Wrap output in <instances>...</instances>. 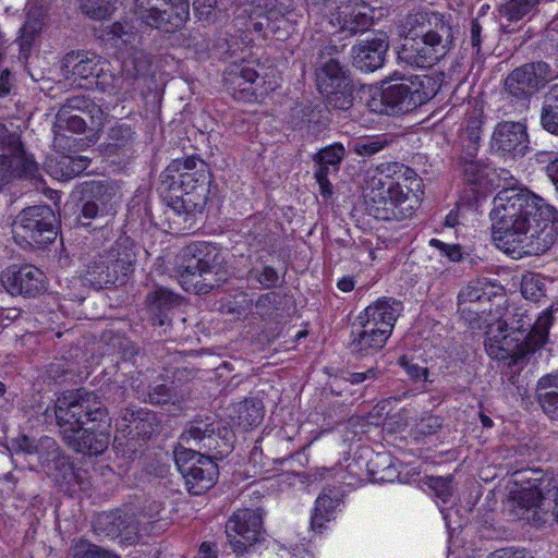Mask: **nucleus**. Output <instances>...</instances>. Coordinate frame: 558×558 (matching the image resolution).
I'll return each mask as SVG.
<instances>
[{"mask_svg":"<svg viewBox=\"0 0 558 558\" xmlns=\"http://www.w3.org/2000/svg\"><path fill=\"white\" fill-rule=\"evenodd\" d=\"M329 173V169L318 168L315 177L319 184V190L323 196H329L332 193V186L330 182L328 181L327 177Z\"/></svg>","mask_w":558,"mask_h":558,"instance_id":"obj_55","label":"nucleus"},{"mask_svg":"<svg viewBox=\"0 0 558 558\" xmlns=\"http://www.w3.org/2000/svg\"><path fill=\"white\" fill-rule=\"evenodd\" d=\"M148 398L154 404H162L169 400L170 389L165 384L156 385L150 388Z\"/></svg>","mask_w":558,"mask_h":558,"instance_id":"obj_54","label":"nucleus"},{"mask_svg":"<svg viewBox=\"0 0 558 558\" xmlns=\"http://www.w3.org/2000/svg\"><path fill=\"white\" fill-rule=\"evenodd\" d=\"M134 14L148 27L171 32L190 15L186 0H133Z\"/></svg>","mask_w":558,"mask_h":558,"instance_id":"obj_13","label":"nucleus"},{"mask_svg":"<svg viewBox=\"0 0 558 558\" xmlns=\"http://www.w3.org/2000/svg\"><path fill=\"white\" fill-rule=\"evenodd\" d=\"M502 312L498 311L482 322V327L486 328L485 349L489 356L496 360L510 357L513 363H517L530 352L545 344L551 325L549 310L538 316L524 339L519 328L515 331H508V324L502 319Z\"/></svg>","mask_w":558,"mask_h":558,"instance_id":"obj_5","label":"nucleus"},{"mask_svg":"<svg viewBox=\"0 0 558 558\" xmlns=\"http://www.w3.org/2000/svg\"><path fill=\"white\" fill-rule=\"evenodd\" d=\"M553 78L548 64L536 62L515 69L506 80V88L515 97L534 93L539 85Z\"/></svg>","mask_w":558,"mask_h":558,"instance_id":"obj_21","label":"nucleus"},{"mask_svg":"<svg viewBox=\"0 0 558 558\" xmlns=\"http://www.w3.org/2000/svg\"><path fill=\"white\" fill-rule=\"evenodd\" d=\"M316 83L329 106L340 110H347L352 106L348 70L337 59L322 60L316 71Z\"/></svg>","mask_w":558,"mask_h":558,"instance_id":"obj_15","label":"nucleus"},{"mask_svg":"<svg viewBox=\"0 0 558 558\" xmlns=\"http://www.w3.org/2000/svg\"><path fill=\"white\" fill-rule=\"evenodd\" d=\"M69 106L75 110L86 112L89 117L93 129L100 130L105 125L106 113L100 106L89 102L83 97H73L69 99Z\"/></svg>","mask_w":558,"mask_h":558,"instance_id":"obj_38","label":"nucleus"},{"mask_svg":"<svg viewBox=\"0 0 558 558\" xmlns=\"http://www.w3.org/2000/svg\"><path fill=\"white\" fill-rule=\"evenodd\" d=\"M54 414L64 441L76 452L99 454L108 448L110 435L104 429L95 434L93 446L80 440L74 432L107 418L106 411L94 393L78 390L60 396L56 401Z\"/></svg>","mask_w":558,"mask_h":558,"instance_id":"obj_4","label":"nucleus"},{"mask_svg":"<svg viewBox=\"0 0 558 558\" xmlns=\"http://www.w3.org/2000/svg\"><path fill=\"white\" fill-rule=\"evenodd\" d=\"M112 33L114 36L120 38L123 43H129L131 34L123 32V26L120 23H116L112 25Z\"/></svg>","mask_w":558,"mask_h":558,"instance_id":"obj_61","label":"nucleus"},{"mask_svg":"<svg viewBox=\"0 0 558 558\" xmlns=\"http://www.w3.org/2000/svg\"><path fill=\"white\" fill-rule=\"evenodd\" d=\"M230 547L236 555H243L253 547L262 536V515L257 510L236 511L226 525Z\"/></svg>","mask_w":558,"mask_h":558,"instance_id":"obj_16","label":"nucleus"},{"mask_svg":"<svg viewBox=\"0 0 558 558\" xmlns=\"http://www.w3.org/2000/svg\"><path fill=\"white\" fill-rule=\"evenodd\" d=\"M538 3V0H511L500 7V15L508 22H518L530 17Z\"/></svg>","mask_w":558,"mask_h":558,"instance_id":"obj_36","label":"nucleus"},{"mask_svg":"<svg viewBox=\"0 0 558 558\" xmlns=\"http://www.w3.org/2000/svg\"><path fill=\"white\" fill-rule=\"evenodd\" d=\"M438 81L429 75L402 77L381 89L380 112L400 114L409 112L432 99L438 92Z\"/></svg>","mask_w":558,"mask_h":558,"instance_id":"obj_8","label":"nucleus"},{"mask_svg":"<svg viewBox=\"0 0 558 558\" xmlns=\"http://www.w3.org/2000/svg\"><path fill=\"white\" fill-rule=\"evenodd\" d=\"M43 26L41 13L39 10L32 12L28 10L27 17L24 25L21 28V37L24 43H28L34 35L40 32Z\"/></svg>","mask_w":558,"mask_h":558,"instance_id":"obj_49","label":"nucleus"},{"mask_svg":"<svg viewBox=\"0 0 558 558\" xmlns=\"http://www.w3.org/2000/svg\"><path fill=\"white\" fill-rule=\"evenodd\" d=\"M85 14L94 20H105L116 10L117 0H81Z\"/></svg>","mask_w":558,"mask_h":558,"instance_id":"obj_41","label":"nucleus"},{"mask_svg":"<svg viewBox=\"0 0 558 558\" xmlns=\"http://www.w3.org/2000/svg\"><path fill=\"white\" fill-rule=\"evenodd\" d=\"M388 47L385 33H376L360 40L351 49L353 65L363 72H374L383 65Z\"/></svg>","mask_w":558,"mask_h":558,"instance_id":"obj_22","label":"nucleus"},{"mask_svg":"<svg viewBox=\"0 0 558 558\" xmlns=\"http://www.w3.org/2000/svg\"><path fill=\"white\" fill-rule=\"evenodd\" d=\"M544 412L553 420H558V390L548 391L541 399Z\"/></svg>","mask_w":558,"mask_h":558,"instance_id":"obj_52","label":"nucleus"},{"mask_svg":"<svg viewBox=\"0 0 558 558\" xmlns=\"http://www.w3.org/2000/svg\"><path fill=\"white\" fill-rule=\"evenodd\" d=\"M521 292L526 300H538L543 294L542 278L534 274L523 276L521 281Z\"/></svg>","mask_w":558,"mask_h":558,"instance_id":"obj_48","label":"nucleus"},{"mask_svg":"<svg viewBox=\"0 0 558 558\" xmlns=\"http://www.w3.org/2000/svg\"><path fill=\"white\" fill-rule=\"evenodd\" d=\"M373 21V9L363 0L342 2L331 14L330 24L352 36L367 29Z\"/></svg>","mask_w":558,"mask_h":558,"instance_id":"obj_20","label":"nucleus"},{"mask_svg":"<svg viewBox=\"0 0 558 558\" xmlns=\"http://www.w3.org/2000/svg\"><path fill=\"white\" fill-rule=\"evenodd\" d=\"M238 413L239 424L245 428L259 424L264 416L260 402L252 400L241 403Z\"/></svg>","mask_w":558,"mask_h":558,"instance_id":"obj_40","label":"nucleus"},{"mask_svg":"<svg viewBox=\"0 0 558 558\" xmlns=\"http://www.w3.org/2000/svg\"><path fill=\"white\" fill-rule=\"evenodd\" d=\"M408 34L398 59L411 66L430 68L451 49L452 31L444 15L422 12L408 17Z\"/></svg>","mask_w":558,"mask_h":558,"instance_id":"obj_3","label":"nucleus"},{"mask_svg":"<svg viewBox=\"0 0 558 558\" xmlns=\"http://www.w3.org/2000/svg\"><path fill=\"white\" fill-rule=\"evenodd\" d=\"M233 0H194V9L201 20H209L216 10L225 11Z\"/></svg>","mask_w":558,"mask_h":558,"instance_id":"obj_44","label":"nucleus"},{"mask_svg":"<svg viewBox=\"0 0 558 558\" xmlns=\"http://www.w3.org/2000/svg\"><path fill=\"white\" fill-rule=\"evenodd\" d=\"M547 175L555 185V189H558V155L550 160L547 168Z\"/></svg>","mask_w":558,"mask_h":558,"instance_id":"obj_59","label":"nucleus"},{"mask_svg":"<svg viewBox=\"0 0 558 558\" xmlns=\"http://www.w3.org/2000/svg\"><path fill=\"white\" fill-rule=\"evenodd\" d=\"M174 462L185 480L187 490L193 495H201L210 489L217 481V464L195 449L175 447Z\"/></svg>","mask_w":558,"mask_h":558,"instance_id":"obj_12","label":"nucleus"},{"mask_svg":"<svg viewBox=\"0 0 558 558\" xmlns=\"http://www.w3.org/2000/svg\"><path fill=\"white\" fill-rule=\"evenodd\" d=\"M155 416L149 412L138 411L126 412L121 420H117V427L120 432L126 433L128 437L134 438L136 436H148L154 432L151 421Z\"/></svg>","mask_w":558,"mask_h":558,"instance_id":"obj_32","label":"nucleus"},{"mask_svg":"<svg viewBox=\"0 0 558 558\" xmlns=\"http://www.w3.org/2000/svg\"><path fill=\"white\" fill-rule=\"evenodd\" d=\"M490 220L495 245L514 259L545 253L558 240V211L525 190L498 192Z\"/></svg>","mask_w":558,"mask_h":558,"instance_id":"obj_1","label":"nucleus"},{"mask_svg":"<svg viewBox=\"0 0 558 558\" xmlns=\"http://www.w3.org/2000/svg\"><path fill=\"white\" fill-rule=\"evenodd\" d=\"M278 276L274 268L271 267H264L263 271L260 272L258 280L265 287H271L277 282Z\"/></svg>","mask_w":558,"mask_h":558,"instance_id":"obj_56","label":"nucleus"},{"mask_svg":"<svg viewBox=\"0 0 558 558\" xmlns=\"http://www.w3.org/2000/svg\"><path fill=\"white\" fill-rule=\"evenodd\" d=\"M388 145L385 136L361 137L352 142L351 149L359 156L371 157Z\"/></svg>","mask_w":558,"mask_h":558,"instance_id":"obj_39","label":"nucleus"},{"mask_svg":"<svg viewBox=\"0 0 558 558\" xmlns=\"http://www.w3.org/2000/svg\"><path fill=\"white\" fill-rule=\"evenodd\" d=\"M481 31L482 27L478 22L473 21L471 26V41L474 47H478L481 44Z\"/></svg>","mask_w":558,"mask_h":558,"instance_id":"obj_60","label":"nucleus"},{"mask_svg":"<svg viewBox=\"0 0 558 558\" xmlns=\"http://www.w3.org/2000/svg\"><path fill=\"white\" fill-rule=\"evenodd\" d=\"M36 169L35 161L20 148L10 156L0 155V183L14 177L33 175Z\"/></svg>","mask_w":558,"mask_h":558,"instance_id":"obj_29","label":"nucleus"},{"mask_svg":"<svg viewBox=\"0 0 558 558\" xmlns=\"http://www.w3.org/2000/svg\"><path fill=\"white\" fill-rule=\"evenodd\" d=\"M195 158H187L183 161H175L173 167L179 173L181 193L172 199V209L178 214H185L186 220L201 213L207 201L208 189L205 184V175L196 168Z\"/></svg>","mask_w":558,"mask_h":558,"instance_id":"obj_10","label":"nucleus"},{"mask_svg":"<svg viewBox=\"0 0 558 558\" xmlns=\"http://www.w3.org/2000/svg\"><path fill=\"white\" fill-rule=\"evenodd\" d=\"M488 558H533L523 550L501 549L492 554Z\"/></svg>","mask_w":558,"mask_h":558,"instance_id":"obj_57","label":"nucleus"},{"mask_svg":"<svg viewBox=\"0 0 558 558\" xmlns=\"http://www.w3.org/2000/svg\"><path fill=\"white\" fill-rule=\"evenodd\" d=\"M429 244L436 247L441 255L447 256L450 262H459L462 257L461 247L459 245L446 244L438 239H432Z\"/></svg>","mask_w":558,"mask_h":558,"instance_id":"obj_51","label":"nucleus"},{"mask_svg":"<svg viewBox=\"0 0 558 558\" xmlns=\"http://www.w3.org/2000/svg\"><path fill=\"white\" fill-rule=\"evenodd\" d=\"M337 286L341 291L350 292L354 289V281L350 277H343L338 281Z\"/></svg>","mask_w":558,"mask_h":558,"instance_id":"obj_62","label":"nucleus"},{"mask_svg":"<svg viewBox=\"0 0 558 558\" xmlns=\"http://www.w3.org/2000/svg\"><path fill=\"white\" fill-rule=\"evenodd\" d=\"M492 174L493 170L478 161H468L463 166L465 182L476 186L478 194L485 193L493 186Z\"/></svg>","mask_w":558,"mask_h":558,"instance_id":"obj_33","label":"nucleus"},{"mask_svg":"<svg viewBox=\"0 0 558 558\" xmlns=\"http://www.w3.org/2000/svg\"><path fill=\"white\" fill-rule=\"evenodd\" d=\"M56 217L49 206H34L24 209L13 223V234L21 244L44 245L57 235Z\"/></svg>","mask_w":558,"mask_h":558,"instance_id":"obj_14","label":"nucleus"},{"mask_svg":"<svg viewBox=\"0 0 558 558\" xmlns=\"http://www.w3.org/2000/svg\"><path fill=\"white\" fill-rule=\"evenodd\" d=\"M2 284L11 294L35 298L47 289L45 274L31 265L8 268L2 274Z\"/></svg>","mask_w":558,"mask_h":558,"instance_id":"obj_19","label":"nucleus"},{"mask_svg":"<svg viewBox=\"0 0 558 558\" xmlns=\"http://www.w3.org/2000/svg\"><path fill=\"white\" fill-rule=\"evenodd\" d=\"M134 132L124 123H117L109 131L108 146L112 149H118L126 146L133 138Z\"/></svg>","mask_w":558,"mask_h":558,"instance_id":"obj_46","label":"nucleus"},{"mask_svg":"<svg viewBox=\"0 0 558 558\" xmlns=\"http://www.w3.org/2000/svg\"><path fill=\"white\" fill-rule=\"evenodd\" d=\"M150 300V311L158 312L156 316H154L153 324L154 325H163L167 318L166 311L170 307L174 306L179 302V298L173 294L171 291L159 288L157 289L149 298Z\"/></svg>","mask_w":558,"mask_h":558,"instance_id":"obj_35","label":"nucleus"},{"mask_svg":"<svg viewBox=\"0 0 558 558\" xmlns=\"http://www.w3.org/2000/svg\"><path fill=\"white\" fill-rule=\"evenodd\" d=\"M183 263L179 268V282L186 291L207 293L225 280L222 258L216 246L199 243L182 252Z\"/></svg>","mask_w":558,"mask_h":558,"instance_id":"obj_6","label":"nucleus"},{"mask_svg":"<svg viewBox=\"0 0 558 558\" xmlns=\"http://www.w3.org/2000/svg\"><path fill=\"white\" fill-rule=\"evenodd\" d=\"M214 434V429L206 426L203 428L199 425H192L184 430L180 437L179 445L177 447L186 448L185 445L199 444L205 439H210Z\"/></svg>","mask_w":558,"mask_h":558,"instance_id":"obj_47","label":"nucleus"},{"mask_svg":"<svg viewBox=\"0 0 558 558\" xmlns=\"http://www.w3.org/2000/svg\"><path fill=\"white\" fill-rule=\"evenodd\" d=\"M501 287L487 278L470 281L458 294V313L471 328H482V322L504 311Z\"/></svg>","mask_w":558,"mask_h":558,"instance_id":"obj_7","label":"nucleus"},{"mask_svg":"<svg viewBox=\"0 0 558 558\" xmlns=\"http://www.w3.org/2000/svg\"><path fill=\"white\" fill-rule=\"evenodd\" d=\"M541 122L545 130L558 134V98H548L543 107Z\"/></svg>","mask_w":558,"mask_h":558,"instance_id":"obj_45","label":"nucleus"},{"mask_svg":"<svg viewBox=\"0 0 558 558\" xmlns=\"http://www.w3.org/2000/svg\"><path fill=\"white\" fill-rule=\"evenodd\" d=\"M160 510H161L160 504L155 502L149 506V510L143 514V518L147 519V520H155L158 517Z\"/></svg>","mask_w":558,"mask_h":558,"instance_id":"obj_63","label":"nucleus"},{"mask_svg":"<svg viewBox=\"0 0 558 558\" xmlns=\"http://www.w3.org/2000/svg\"><path fill=\"white\" fill-rule=\"evenodd\" d=\"M401 303L391 299H378L357 316L359 319L392 333L395 323L401 312Z\"/></svg>","mask_w":558,"mask_h":558,"instance_id":"obj_27","label":"nucleus"},{"mask_svg":"<svg viewBox=\"0 0 558 558\" xmlns=\"http://www.w3.org/2000/svg\"><path fill=\"white\" fill-rule=\"evenodd\" d=\"M390 336L386 330L374 327V324L356 318L351 333L352 347L360 355H372L384 348Z\"/></svg>","mask_w":558,"mask_h":558,"instance_id":"obj_26","label":"nucleus"},{"mask_svg":"<svg viewBox=\"0 0 558 558\" xmlns=\"http://www.w3.org/2000/svg\"><path fill=\"white\" fill-rule=\"evenodd\" d=\"M136 515L126 510L104 512L97 515L94 526L99 533L123 545H133L140 541L141 529Z\"/></svg>","mask_w":558,"mask_h":558,"instance_id":"obj_18","label":"nucleus"},{"mask_svg":"<svg viewBox=\"0 0 558 558\" xmlns=\"http://www.w3.org/2000/svg\"><path fill=\"white\" fill-rule=\"evenodd\" d=\"M438 487L440 488V490L437 492V495L445 502L448 499V497L451 495L450 481H447L444 478H437L435 481L434 488L437 489Z\"/></svg>","mask_w":558,"mask_h":558,"instance_id":"obj_58","label":"nucleus"},{"mask_svg":"<svg viewBox=\"0 0 558 558\" xmlns=\"http://www.w3.org/2000/svg\"><path fill=\"white\" fill-rule=\"evenodd\" d=\"M257 78L256 71L248 63H232L225 72V85L232 97L252 101L256 98L253 84Z\"/></svg>","mask_w":558,"mask_h":558,"instance_id":"obj_24","label":"nucleus"},{"mask_svg":"<svg viewBox=\"0 0 558 558\" xmlns=\"http://www.w3.org/2000/svg\"><path fill=\"white\" fill-rule=\"evenodd\" d=\"M198 558H217L211 547L207 543L199 546Z\"/></svg>","mask_w":558,"mask_h":558,"instance_id":"obj_64","label":"nucleus"},{"mask_svg":"<svg viewBox=\"0 0 558 558\" xmlns=\"http://www.w3.org/2000/svg\"><path fill=\"white\" fill-rule=\"evenodd\" d=\"M526 143V130L520 122L498 123L492 137V147L504 154H523Z\"/></svg>","mask_w":558,"mask_h":558,"instance_id":"obj_25","label":"nucleus"},{"mask_svg":"<svg viewBox=\"0 0 558 558\" xmlns=\"http://www.w3.org/2000/svg\"><path fill=\"white\" fill-rule=\"evenodd\" d=\"M88 165L89 158L86 156H61L59 160L50 159L47 169L53 178L68 180L85 171Z\"/></svg>","mask_w":558,"mask_h":558,"instance_id":"obj_31","label":"nucleus"},{"mask_svg":"<svg viewBox=\"0 0 558 558\" xmlns=\"http://www.w3.org/2000/svg\"><path fill=\"white\" fill-rule=\"evenodd\" d=\"M108 427H109V425H108L107 418H105L102 422H96L95 424H90V426L85 425L74 432L78 436L80 440L86 442L87 446L88 445L93 446L95 442V434L99 429H104L109 435Z\"/></svg>","mask_w":558,"mask_h":558,"instance_id":"obj_50","label":"nucleus"},{"mask_svg":"<svg viewBox=\"0 0 558 558\" xmlns=\"http://www.w3.org/2000/svg\"><path fill=\"white\" fill-rule=\"evenodd\" d=\"M421 180L398 162L381 163L367 182L364 199L369 215L381 220L403 219L418 206Z\"/></svg>","mask_w":558,"mask_h":558,"instance_id":"obj_2","label":"nucleus"},{"mask_svg":"<svg viewBox=\"0 0 558 558\" xmlns=\"http://www.w3.org/2000/svg\"><path fill=\"white\" fill-rule=\"evenodd\" d=\"M345 155V148L341 143H335L330 146L323 148L317 154V161L319 163V168L328 169L332 168L333 171H337L340 162L342 161Z\"/></svg>","mask_w":558,"mask_h":558,"instance_id":"obj_42","label":"nucleus"},{"mask_svg":"<svg viewBox=\"0 0 558 558\" xmlns=\"http://www.w3.org/2000/svg\"><path fill=\"white\" fill-rule=\"evenodd\" d=\"M90 191L92 199L84 203L82 217L94 219L113 215L121 198L118 189L111 183L99 182L93 184Z\"/></svg>","mask_w":558,"mask_h":558,"instance_id":"obj_23","label":"nucleus"},{"mask_svg":"<svg viewBox=\"0 0 558 558\" xmlns=\"http://www.w3.org/2000/svg\"><path fill=\"white\" fill-rule=\"evenodd\" d=\"M105 62L95 53L71 52L63 60V66L68 78H99L104 72Z\"/></svg>","mask_w":558,"mask_h":558,"instance_id":"obj_28","label":"nucleus"},{"mask_svg":"<svg viewBox=\"0 0 558 558\" xmlns=\"http://www.w3.org/2000/svg\"><path fill=\"white\" fill-rule=\"evenodd\" d=\"M399 365L403 367L412 378L427 380V368L410 363L404 355L399 359Z\"/></svg>","mask_w":558,"mask_h":558,"instance_id":"obj_53","label":"nucleus"},{"mask_svg":"<svg viewBox=\"0 0 558 558\" xmlns=\"http://www.w3.org/2000/svg\"><path fill=\"white\" fill-rule=\"evenodd\" d=\"M16 453L37 454L38 462L49 459L50 454L56 453V442L50 437H44L39 441L23 436L15 441Z\"/></svg>","mask_w":558,"mask_h":558,"instance_id":"obj_34","label":"nucleus"},{"mask_svg":"<svg viewBox=\"0 0 558 558\" xmlns=\"http://www.w3.org/2000/svg\"><path fill=\"white\" fill-rule=\"evenodd\" d=\"M71 110L75 109L69 106L68 100L57 113L54 123L56 132L69 130L74 133H81L85 130L86 122L84 119L76 113H71Z\"/></svg>","mask_w":558,"mask_h":558,"instance_id":"obj_37","label":"nucleus"},{"mask_svg":"<svg viewBox=\"0 0 558 558\" xmlns=\"http://www.w3.org/2000/svg\"><path fill=\"white\" fill-rule=\"evenodd\" d=\"M128 240L120 242L107 254L92 262L84 274V280L96 289H102L125 278L131 271L134 254L125 245Z\"/></svg>","mask_w":558,"mask_h":558,"instance_id":"obj_11","label":"nucleus"},{"mask_svg":"<svg viewBox=\"0 0 558 558\" xmlns=\"http://www.w3.org/2000/svg\"><path fill=\"white\" fill-rule=\"evenodd\" d=\"M253 4V27L264 32V37L272 36L284 40L299 21L293 0H251Z\"/></svg>","mask_w":558,"mask_h":558,"instance_id":"obj_9","label":"nucleus"},{"mask_svg":"<svg viewBox=\"0 0 558 558\" xmlns=\"http://www.w3.org/2000/svg\"><path fill=\"white\" fill-rule=\"evenodd\" d=\"M340 504L341 494L336 489L325 488L315 502L314 512L311 518L312 529L320 532L324 524L333 518Z\"/></svg>","mask_w":558,"mask_h":558,"instance_id":"obj_30","label":"nucleus"},{"mask_svg":"<svg viewBox=\"0 0 558 558\" xmlns=\"http://www.w3.org/2000/svg\"><path fill=\"white\" fill-rule=\"evenodd\" d=\"M73 558H119L117 555L100 547L80 541L73 546Z\"/></svg>","mask_w":558,"mask_h":558,"instance_id":"obj_43","label":"nucleus"},{"mask_svg":"<svg viewBox=\"0 0 558 558\" xmlns=\"http://www.w3.org/2000/svg\"><path fill=\"white\" fill-rule=\"evenodd\" d=\"M513 504L523 510L522 518L536 523L547 521L550 515L558 522V487L556 493L544 495L539 485L530 483L512 496Z\"/></svg>","mask_w":558,"mask_h":558,"instance_id":"obj_17","label":"nucleus"}]
</instances>
